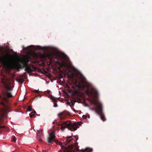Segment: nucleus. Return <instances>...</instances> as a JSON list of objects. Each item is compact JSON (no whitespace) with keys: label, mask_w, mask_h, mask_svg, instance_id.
Segmentation results:
<instances>
[{"label":"nucleus","mask_w":152,"mask_h":152,"mask_svg":"<svg viewBox=\"0 0 152 152\" xmlns=\"http://www.w3.org/2000/svg\"><path fill=\"white\" fill-rule=\"evenodd\" d=\"M29 62L28 59L25 58L20 61L23 65L19 62L15 63L14 65V66L17 69L25 68V71L29 73L35 71L36 70L37 68L33 64H29Z\"/></svg>","instance_id":"obj_1"},{"label":"nucleus","mask_w":152,"mask_h":152,"mask_svg":"<svg viewBox=\"0 0 152 152\" xmlns=\"http://www.w3.org/2000/svg\"><path fill=\"white\" fill-rule=\"evenodd\" d=\"M98 109L99 110V113H98L101 119L103 121H106V118L105 117L102 111V104L99 105L98 106Z\"/></svg>","instance_id":"obj_7"},{"label":"nucleus","mask_w":152,"mask_h":152,"mask_svg":"<svg viewBox=\"0 0 152 152\" xmlns=\"http://www.w3.org/2000/svg\"><path fill=\"white\" fill-rule=\"evenodd\" d=\"M5 128V126H0V128Z\"/></svg>","instance_id":"obj_24"},{"label":"nucleus","mask_w":152,"mask_h":152,"mask_svg":"<svg viewBox=\"0 0 152 152\" xmlns=\"http://www.w3.org/2000/svg\"><path fill=\"white\" fill-rule=\"evenodd\" d=\"M93 103L95 105H96L97 104L96 103L94 100H93Z\"/></svg>","instance_id":"obj_22"},{"label":"nucleus","mask_w":152,"mask_h":152,"mask_svg":"<svg viewBox=\"0 0 152 152\" xmlns=\"http://www.w3.org/2000/svg\"><path fill=\"white\" fill-rule=\"evenodd\" d=\"M32 110V108H31V107L30 106H29L28 107L27 110L28 111H31Z\"/></svg>","instance_id":"obj_18"},{"label":"nucleus","mask_w":152,"mask_h":152,"mask_svg":"<svg viewBox=\"0 0 152 152\" xmlns=\"http://www.w3.org/2000/svg\"><path fill=\"white\" fill-rule=\"evenodd\" d=\"M90 86L89 83L85 81L82 80L81 83H79V87L82 89L85 90V92L89 96H91L93 95V92L92 91H90L89 90V88Z\"/></svg>","instance_id":"obj_5"},{"label":"nucleus","mask_w":152,"mask_h":152,"mask_svg":"<svg viewBox=\"0 0 152 152\" xmlns=\"http://www.w3.org/2000/svg\"><path fill=\"white\" fill-rule=\"evenodd\" d=\"M42 129L37 130L38 133L37 134L38 137H42Z\"/></svg>","instance_id":"obj_10"},{"label":"nucleus","mask_w":152,"mask_h":152,"mask_svg":"<svg viewBox=\"0 0 152 152\" xmlns=\"http://www.w3.org/2000/svg\"><path fill=\"white\" fill-rule=\"evenodd\" d=\"M29 116L30 117H32L34 116V115L32 114V113H31L29 114Z\"/></svg>","instance_id":"obj_20"},{"label":"nucleus","mask_w":152,"mask_h":152,"mask_svg":"<svg viewBox=\"0 0 152 152\" xmlns=\"http://www.w3.org/2000/svg\"><path fill=\"white\" fill-rule=\"evenodd\" d=\"M33 91L34 92L36 93H38L39 92V91L38 90H34Z\"/></svg>","instance_id":"obj_21"},{"label":"nucleus","mask_w":152,"mask_h":152,"mask_svg":"<svg viewBox=\"0 0 152 152\" xmlns=\"http://www.w3.org/2000/svg\"><path fill=\"white\" fill-rule=\"evenodd\" d=\"M83 118H87V116L86 115H84L83 116Z\"/></svg>","instance_id":"obj_23"},{"label":"nucleus","mask_w":152,"mask_h":152,"mask_svg":"<svg viewBox=\"0 0 152 152\" xmlns=\"http://www.w3.org/2000/svg\"><path fill=\"white\" fill-rule=\"evenodd\" d=\"M56 137L55 133L53 131H52L49 134L48 137L47 138V142L49 143H51L53 141H54L57 144L59 145L62 148H64L65 150H66L68 148H70L72 150L74 146H75V148L77 151H79V149L78 147L75 146L76 144L74 143L73 144L70 145L68 146V147H66L63 145L62 143L61 142H59L58 140H55V138Z\"/></svg>","instance_id":"obj_3"},{"label":"nucleus","mask_w":152,"mask_h":152,"mask_svg":"<svg viewBox=\"0 0 152 152\" xmlns=\"http://www.w3.org/2000/svg\"><path fill=\"white\" fill-rule=\"evenodd\" d=\"M41 137H37V139L39 140V141L40 142H42L43 141V140H42L41 138Z\"/></svg>","instance_id":"obj_16"},{"label":"nucleus","mask_w":152,"mask_h":152,"mask_svg":"<svg viewBox=\"0 0 152 152\" xmlns=\"http://www.w3.org/2000/svg\"><path fill=\"white\" fill-rule=\"evenodd\" d=\"M16 138L15 137H14L12 140V141L15 142H16Z\"/></svg>","instance_id":"obj_19"},{"label":"nucleus","mask_w":152,"mask_h":152,"mask_svg":"<svg viewBox=\"0 0 152 152\" xmlns=\"http://www.w3.org/2000/svg\"><path fill=\"white\" fill-rule=\"evenodd\" d=\"M52 101H53L54 102V106L55 107H57V104L56 103V100L54 99H52Z\"/></svg>","instance_id":"obj_13"},{"label":"nucleus","mask_w":152,"mask_h":152,"mask_svg":"<svg viewBox=\"0 0 152 152\" xmlns=\"http://www.w3.org/2000/svg\"><path fill=\"white\" fill-rule=\"evenodd\" d=\"M34 113H36V112H35V111H34Z\"/></svg>","instance_id":"obj_26"},{"label":"nucleus","mask_w":152,"mask_h":152,"mask_svg":"<svg viewBox=\"0 0 152 152\" xmlns=\"http://www.w3.org/2000/svg\"><path fill=\"white\" fill-rule=\"evenodd\" d=\"M61 127V129L64 131L66 128L71 131L76 130L78 127V124L76 123L72 122L70 121H64L63 123L60 124Z\"/></svg>","instance_id":"obj_4"},{"label":"nucleus","mask_w":152,"mask_h":152,"mask_svg":"<svg viewBox=\"0 0 152 152\" xmlns=\"http://www.w3.org/2000/svg\"><path fill=\"white\" fill-rule=\"evenodd\" d=\"M94 93L96 96H97L98 95V94L97 91L96 90H95L94 92Z\"/></svg>","instance_id":"obj_15"},{"label":"nucleus","mask_w":152,"mask_h":152,"mask_svg":"<svg viewBox=\"0 0 152 152\" xmlns=\"http://www.w3.org/2000/svg\"><path fill=\"white\" fill-rule=\"evenodd\" d=\"M88 118H90V116H88Z\"/></svg>","instance_id":"obj_27"},{"label":"nucleus","mask_w":152,"mask_h":152,"mask_svg":"<svg viewBox=\"0 0 152 152\" xmlns=\"http://www.w3.org/2000/svg\"><path fill=\"white\" fill-rule=\"evenodd\" d=\"M4 94L5 96V97H2L1 96H0V99H1L0 104L3 107V112L1 113V115L2 117H4V114L11 108L10 104L8 102L7 98L12 97L13 96L11 93L9 91H7L6 93H4Z\"/></svg>","instance_id":"obj_2"},{"label":"nucleus","mask_w":152,"mask_h":152,"mask_svg":"<svg viewBox=\"0 0 152 152\" xmlns=\"http://www.w3.org/2000/svg\"><path fill=\"white\" fill-rule=\"evenodd\" d=\"M69 115V113L66 111H64L58 114V116L61 120L65 119L66 116Z\"/></svg>","instance_id":"obj_8"},{"label":"nucleus","mask_w":152,"mask_h":152,"mask_svg":"<svg viewBox=\"0 0 152 152\" xmlns=\"http://www.w3.org/2000/svg\"><path fill=\"white\" fill-rule=\"evenodd\" d=\"M71 137H72L71 136L67 137V140L64 142V145H66V144L68 145V144H69L70 142L72 141V140H73L72 139H71Z\"/></svg>","instance_id":"obj_9"},{"label":"nucleus","mask_w":152,"mask_h":152,"mask_svg":"<svg viewBox=\"0 0 152 152\" xmlns=\"http://www.w3.org/2000/svg\"><path fill=\"white\" fill-rule=\"evenodd\" d=\"M101 104H98L97 106V109H95L94 108H90V109L92 110H95V113H97V114L98 113H99V110L98 109V106L99 105Z\"/></svg>","instance_id":"obj_12"},{"label":"nucleus","mask_w":152,"mask_h":152,"mask_svg":"<svg viewBox=\"0 0 152 152\" xmlns=\"http://www.w3.org/2000/svg\"><path fill=\"white\" fill-rule=\"evenodd\" d=\"M6 88L8 91L11 90L12 89V88L8 86H6Z\"/></svg>","instance_id":"obj_17"},{"label":"nucleus","mask_w":152,"mask_h":152,"mask_svg":"<svg viewBox=\"0 0 152 152\" xmlns=\"http://www.w3.org/2000/svg\"><path fill=\"white\" fill-rule=\"evenodd\" d=\"M33 45H30L27 48H26L25 49L27 50H29L31 49V48H33Z\"/></svg>","instance_id":"obj_14"},{"label":"nucleus","mask_w":152,"mask_h":152,"mask_svg":"<svg viewBox=\"0 0 152 152\" xmlns=\"http://www.w3.org/2000/svg\"><path fill=\"white\" fill-rule=\"evenodd\" d=\"M72 77L74 76L75 74L74 73H72Z\"/></svg>","instance_id":"obj_25"},{"label":"nucleus","mask_w":152,"mask_h":152,"mask_svg":"<svg viewBox=\"0 0 152 152\" xmlns=\"http://www.w3.org/2000/svg\"><path fill=\"white\" fill-rule=\"evenodd\" d=\"M56 62L60 66V67L62 68L63 67H66V63L62 58L61 56L60 53H58L57 54Z\"/></svg>","instance_id":"obj_6"},{"label":"nucleus","mask_w":152,"mask_h":152,"mask_svg":"<svg viewBox=\"0 0 152 152\" xmlns=\"http://www.w3.org/2000/svg\"><path fill=\"white\" fill-rule=\"evenodd\" d=\"M47 56L50 59H53V58L54 56V55L52 53H48L47 54Z\"/></svg>","instance_id":"obj_11"}]
</instances>
